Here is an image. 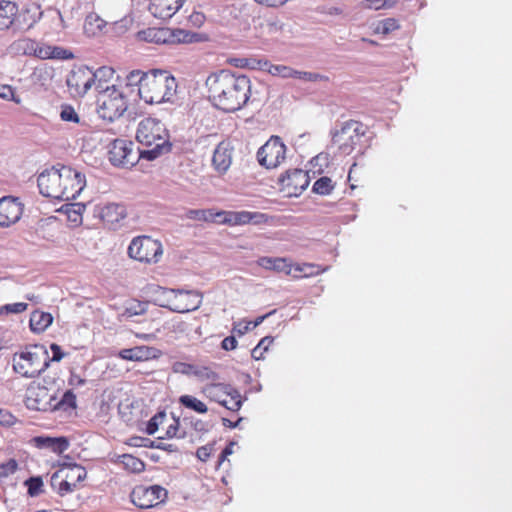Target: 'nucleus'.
Returning a JSON list of instances; mask_svg holds the SVG:
<instances>
[{
    "mask_svg": "<svg viewBox=\"0 0 512 512\" xmlns=\"http://www.w3.org/2000/svg\"><path fill=\"white\" fill-rule=\"evenodd\" d=\"M140 75L137 81L138 95L146 104H161L171 102L177 91L175 77L166 71H151L141 73L130 71V79Z\"/></svg>",
    "mask_w": 512,
    "mask_h": 512,
    "instance_id": "2",
    "label": "nucleus"
},
{
    "mask_svg": "<svg viewBox=\"0 0 512 512\" xmlns=\"http://www.w3.org/2000/svg\"><path fill=\"white\" fill-rule=\"evenodd\" d=\"M33 442L37 448L48 449L57 454H62L70 445L68 438L64 436H37L33 438Z\"/></svg>",
    "mask_w": 512,
    "mask_h": 512,
    "instance_id": "24",
    "label": "nucleus"
},
{
    "mask_svg": "<svg viewBox=\"0 0 512 512\" xmlns=\"http://www.w3.org/2000/svg\"><path fill=\"white\" fill-rule=\"evenodd\" d=\"M196 366L197 365H195V364H190V363L179 361V362H175L172 365V370H173V372L178 373V374L194 376V371L196 369Z\"/></svg>",
    "mask_w": 512,
    "mask_h": 512,
    "instance_id": "46",
    "label": "nucleus"
},
{
    "mask_svg": "<svg viewBox=\"0 0 512 512\" xmlns=\"http://www.w3.org/2000/svg\"><path fill=\"white\" fill-rule=\"evenodd\" d=\"M25 484L28 488V494L33 497L40 494L43 481L40 477H30Z\"/></svg>",
    "mask_w": 512,
    "mask_h": 512,
    "instance_id": "47",
    "label": "nucleus"
},
{
    "mask_svg": "<svg viewBox=\"0 0 512 512\" xmlns=\"http://www.w3.org/2000/svg\"><path fill=\"white\" fill-rule=\"evenodd\" d=\"M258 266L275 272H283L286 275L292 273V269L296 272H303V268L300 265H293L288 258L285 257H269L263 256L257 260Z\"/></svg>",
    "mask_w": 512,
    "mask_h": 512,
    "instance_id": "21",
    "label": "nucleus"
},
{
    "mask_svg": "<svg viewBox=\"0 0 512 512\" xmlns=\"http://www.w3.org/2000/svg\"><path fill=\"white\" fill-rule=\"evenodd\" d=\"M178 403L183 408L197 414H206L209 411V408L204 401L190 394L181 395L178 399Z\"/></svg>",
    "mask_w": 512,
    "mask_h": 512,
    "instance_id": "27",
    "label": "nucleus"
},
{
    "mask_svg": "<svg viewBox=\"0 0 512 512\" xmlns=\"http://www.w3.org/2000/svg\"><path fill=\"white\" fill-rule=\"evenodd\" d=\"M185 0H150L149 11L162 20L170 19L183 6Z\"/></svg>",
    "mask_w": 512,
    "mask_h": 512,
    "instance_id": "20",
    "label": "nucleus"
},
{
    "mask_svg": "<svg viewBox=\"0 0 512 512\" xmlns=\"http://www.w3.org/2000/svg\"><path fill=\"white\" fill-rule=\"evenodd\" d=\"M18 464L14 459H10L5 463L0 464V481L7 478L17 470Z\"/></svg>",
    "mask_w": 512,
    "mask_h": 512,
    "instance_id": "48",
    "label": "nucleus"
},
{
    "mask_svg": "<svg viewBox=\"0 0 512 512\" xmlns=\"http://www.w3.org/2000/svg\"><path fill=\"white\" fill-rule=\"evenodd\" d=\"M262 68L267 70L273 76L282 78H293L294 69L285 65H274L264 61Z\"/></svg>",
    "mask_w": 512,
    "mask_h": 512,
    "instance_id": "34",
    "label": "nucleus"
},
{
    "mask_svg": "<svg viewBox=\"0 0 512 512\" xmlns=\"http://www.w3.org/2000/svg\"><path fill=\"white\" fill-rule=\"evenodd\" d=\"M194 377L200 381H218L219 375L209 366L197 365L194 371Z\"/></svg>",
    "mask_w": 512,
    "mask_h": 512,
    "instance_id": "35",
    "label": "nucleus"
},
{
    "mask_svg": "<svg viewBox=\"0 0 512 512\" xmlns=\"http://www.w3.org/2000/svg\"><path fill=\"white\" fill-rule=\"evenodd\" d=\"M214 452V444H206L201 446L196 451V456L199 460L205 462Z\"/></svg>",
    "mask_w": 512,
    "mask_h": 512,
    "instance_id": "53",
    "label": "nucleus"
},
{
    "mask_svg": "<svg viewBox=\"0 0 512 512\" xmlns=\"http://www.w3.org/2000/svg\"><path fill=\"white\" fill-rule=\"evenodd\" d=\"M12 361L14 371L26 378L38 377L50 365L48 351L43 345H33L15 353Z\"/></svg>",
    "mask_w": 512,
    "mask_h": 512,
    "instance_id": "4",
    "label": "nucleus"
},
{
    "mask_svg": "<svg viewBox=\"0 0 512 512\" xmlns=\"http://www.w3.org/2000/svg\"><path fill=\"white\" fill-rule=\"evenodd\" d=\"M212 209V219H211V223H216V224H220V225H227V222H226V219H228V214H229V211H225V210H216V209Z\"/></svg>",
    "mask_w": 512,
    "mask_h": 512,
    "instance_id": "54",
    "label": "nucleus"
},
{
    "mask_svg": "<svg viewBox=\"0 0 512 512\" xmlns=\"http://www.w3.org/2000/svg\"><path fill=\"white\" fill-rule=\"evenodd\" d=\"M85 210V205L81 203L71 204L70 207H67L66 214L68 219L73 223H81L82 221V213Z\"/></svg>",
    "mask_w": 512,
    "mask_h": 512,
    "instance_id": "41",
    "label": "nucleus"
},
{
    "mask_svg": "<svg viewBox=\"0 0 512 512\" xmlns=\"http://www.w3.org/2000/svg\"><path fill=\"white\" fill-rule=\"evenodd\" d=\"M23 205L19 198L4 196L0 199V227H9L21 218Z\"/></svg>",
    "mask_w": 512,
    "mask_h": 512,
    "instance_id": "18",
    "label": "nucleus"
},
{
    "mask_svg": "<svg viewBox=\"0 0 512 512\" xmlns=\"http://www.w3.org/2000/svg\"><path fill=\"white\" fill-rule=\"evenodd\" d=\"M0 97L5 100H12L16 103H19L20 100L15 98L14 90L11 86H2L0 88Z\"/></svg>",
    "mask_w": 512,
    "mask_h": 512,
    "instance_id": "60",
    "label": "nucleus"
},
{
    "mask_svg": "<svg viewBox=\"0 0 512 512\" xmlns=\"http://www.w3.org/2000/svg\"><path fill=\"white\" fill-rule=\"evenodd\" d=\"M55 395L51 394L49 389L39 383L32 382L25 394V405L30 410L50 411L52 401Z\"/></svg>",
    "mask_w": 512,
    "mask_h": 512,
    "instance_id": "16",
    "label": "nucleus"
},
{
    "mask_svg": "<svg viewBox=\"0 0 512 512\" xmlns=\"http://www.w3.org/2000/svg\"><path fill=\"white\" fill-rule=\"evenodd\" d=\"M76 408V396L71 390H67L63 393L60 399H57L55 396V400L52 401L50 411H70Z\"/></svg>",
    "mask_w": 512,
    "mask_h": 512,
    "instance_id": "29",
    "label": "nucleus"
},
{
    "mask_svg": "<svg viewBox=\"0 0 512 512\" xmlns=\"http://www.w3.org/2000/svg\"><path fill=\"white\" fill-rule=\"evenodd\" d=\"M167 491L159 485H139L133 488L130 499L134 505L141 509H148L164 502Z\"/></svg>",
    "mask_w": 512,
    "mask_h": 512,
    "instance_id": "13",
    "label": "nucleus"
},
{
    "mask_svg": "<svg viewBox=\"0 0 512 512\" xmlns=\"http://www.w3.org/2000/svg\"><path fill=\"white\" fill-rule=\"evenodd\" d=\"M61 468H64V477L75 484L83 481L87 476L85 468L78 464L63 463Z\"/></svg>",
    "mask_w": 512,
    "mask_h": 512,
    "instance_id": "32",
    "label": "nucleus"
},
{
    "mask_svg": "<svg viewBox=\"0 0 512 512\" xmlns=\"http://www.w3.org/2000/svg\"><path fill=\"white\" fill-rule=\"evenodd\" d=\"M163 253L158 240L149 236H139L130 243V258L144 263H156Z\"/></svg>",
    "mask_w": 512,
    "mask_h": 512,
    "instance_id": "11",
    "label": "nucleus"
},
{
    "mask_svg": "<svg viewBox=\"0 0 512 512\" xmlns=\"http://www.w3.org/2000/svg\"><path fill=\"white\" fill-rule=\"evenodd\" d=\"M113 73V69L106 66L100 67L96 71L92 70V75L95 76V83L93 85H95L98 92L102 93L112 90V86H106L105 83L112 77Z\"/></svg>",
    "mask_w": 512,
    "mask_h": 512,
    "instance_id": "30",
    "label": "nucleus"
},
{
    "mask_svg": "<svg viewBox=\"0 0 512 512\" xmlns=\"http://www.w3.org/2000/svg\"><path fill=\"white\" fill-rule=\"evenodd\" d=\"M35 57L39 59H51V46L50 45H39L36 41L33 47V53Z\"/></svg>",
    "mask_w": 512,
    "mask_h": 512,
    "instance_id": "49",
    "label": "nucleus"
},
{
    "mask_svg": "<svg viewBox=\"0 0 512 512\" xmlns=\"http://www.w3.org/2000/svg\"><path fill=\"white\" fill-rule=\"evenodd\" d=\"M95 83L92 69L86 65L74 67L66 79V84L73 97H83Z\"/></svg>",
    "mask_w": 512,
    "mask_h": 512,
    "instance_id": "14",
    "label": "nucleus"
},
{
    "mask_svg": "<svg viewBox=\"0 0 512 512\" xmlns=\"http://www.w3.org/2000/svg\"><path fill=\"white\" fill-rule=\"evenodd\" d=\"M232 163V150L228 143L220 142L214 150L212 157V165L215 170L223 174L225 173Z\"/></svg>",
    "mask_w": 512,
    "mask_h": 512,
    "instance_id": "22",
    "label": "nucleus"
},
{
    "mask_svg": "<svg viewBox=\"0 0 512 512\" xmlns=\"http://www.w3.org/2000/svg\"><path fill=\"white\" fill-rule=\"evenodd\" d=\"M248 224L261 226L268 225L274 226L279 223V218L276 216H272L266 213L258 212V211H248Z\"/></svg>",
    "mask_w": 512,
    "mask_h": 512,
    "instance_id": "33",
    "label": "nucleus"
},
{
    "mask_svg": "<svg viewBox=\"0 0 512 512\" xmlns=\"http://www.w3.org/2000/svg\"><path fill=\"white\" fill-rule=\"evenodd\" d=\"M293 78L301 79L306 82H317V81H327L328 80V77L321 75L319 73L298 71L295 69H294Z\"/></svg>",
    "mask_w": 512,
    "mask_h": 512,
    "instance_id": "43",
    "label": "nucleus"
},
{
    "mask_svg": "<svg viewBox=\"0 0 512 512\" xmlns=\"http://www.w3.org/2000/svg\"><path fill=\"white\" fill-rule=\"evenodd\" d=\"M287 147L279 136H271L257 152V159L266 169H274L283 164L287 157Z\"/></svg>",
    "mask_w": 512,
    "mask_h": 512,
    "instance_id": "10",
    "label": "nucleus"
},
{
    "mask_svg": "<svg viewBox=\"0 0 512 512\" xmlns=\"http://www.w3.org/2000/svg\"><path fill=\"white\" fill-rule=\"evenodd\" d=\"M160 355L161 351L155 347L146 345L130 347V361H148Z\"/></svg>",
    "mask_w": 512,
    "mask_h": 512,
    "instance_id": "26",
    "label": "nucleus"
},
{
    "mask_svg": "<svg viewBox=\"0 0 512 512\" xmlns=\"http://www.w3.org/2000/svg\"><path fill=\"white\" fill-rule=\"evenodd\" d=\"M85 186V176L71 167L62 166V196L61 201L75 199Z\"/></svg>",
    "mask_w": 512,
    "mask_h": 512,
    "instance_id": "17",
    "label": "nucleus"
},
{
    "mask_svg": "<svg viewBox=\"0 0 512 512\" xmlns=\"http://www.w3.org/2000/svg\"><path fill=\"white\" fill-rule=\"evenodd\" d=\"M145 470V463L134 457L133 455H130V472L133 473H140Z\"/></svg>",
    "mask_w": 512,
    "mask_h": 512,
    "instance_id": "59",
    "label": "nucleus"
},
{
    "mask_svg": "<svg viewBox=\"0 0 512 512\" xmlns=\"http://www.w3.org/2000/svg\"><path fill=\"white\" fill-rule=\"evenodd\" d=\"M365 135L364 125L356 120H348L332 135V144L342 155H350L361 143Z\"/></svg>",
    "mask_w": 512,
    "mask_h": 512,
    "instance_id": "9",
    "label": "nucleus"
},
{
    "mask_svg": "<svg viewBox=\"0 0 512 512\" xmlns=\"http://www.w3.org/2000/svg\"><path fill=\"white\" fill-rule=\"evenodd\" d=\"M179 428H180L179 419L173 418L171 420V423L167 426L164 436H161L159 438L163 439V438H174V437H177Z\"/></svg>",
    "mask_w": 512,
    "mask_h": 512,
    "instance_id": "52",
    "label": "nucleus"
},
{
    "mask_svg": "<svg viewBox=\"0 0 512 512\" xmlns=\"http://www.w3.org/2000/svg\"><path fill=\"white\" fill-rule=\"evenodd\" d=\"M185 217L197 222L211 223L212 209H190L186 211Z\"/></svg>",
    "mask_w": 512,
    "mask_h": 512,
    "instance_id": "36",
    "label": "nucleus"
},
{
    "mask_svg": "<svg viewBox=\"0 0 512 512\" xmlns=\"http://www.w3.org/2000/svg\"><path fill=\"white\" fill-rule=\"evenodd\" d=\"M40 193L49 198L61 200L62 196V167H52L43 171L37 179Z\"/></svg>",
    "mask_w": 512,
    "mask_h": 512,
    "instance_id": "15",
    "label": "nucleus"
},
{
    "mask_svg": "<svg viewBox=\"0 0 512 512\" xmlns=\"http://www.w3.org/2000/svg\"><path fill=\"white\" fill-rule=\"evenodd\" d=\"M51 59H71L73 58L72 52L57 46H51Z\"/></svg>",
    "mask_w": 512,
    "mask_h": 512,
    "instance_id": "51",
    "label": "nucleus"
},
{
    "mask_svg": "<svg viewBox=\"0 0 512 512\" xmlns=\"http://www.w3.org/2000/svg\"><path fill=\"white\" fill-rule=\"evenodd\" d=\"M397 29H399L398 21L394 18H386L377 24L375 32L387 35Z\"/></svg>",
    "mask_w": 512,
    "mask_h": 512,
    "instance_id": "39",
    "label": "nucleus"
},
{
    "mask_svg": "<svg viewBox=\"0 0 512 512\" xmlns=\"http://www.w3.org/2000/svg\"><path fill=\"white\" fill-rule=\"evenodd\" d=\"M30 9L19 10L18 5L9 0H0V31H10L13 34L23 32L38 21L39 17L31 16Z\"/></svg>",
    "mask_w": 512,
    "mask_h": 512,
    "instance_id": "6",
    "label": "nucleus"
},
{
    "mask_svg": "<svg viewBox=\"0 0 512 512\" xmlns=\"http://www.w3.org/2000/svg\"><path fill=\"white\" fill-rule=\"evenodd\" d=\"M107 93L103 100H98L100 104L97 113L100 118L113 122L124 114L128 109V104L124 93L118 91L114 85H112V90Z\"/></svg>",
    "mask_w": 512,
    "mask_h": 512,
    "instance_id": "12",
    "label": "nucleus"
},
{
    "mask_svg": "<svg viewBox=\"0 0 512 512\" xmlns=\"http://www.w3.org/2000/svg\"><path fill=\"white\" fill-rule=\"evenodd\" d=\"M222 349L226 351L234 350L237 347V340L234 336H227L221 342Z\"/></svg>",
    "mask_w": 512,
    "mask_h": 512,
    "instance_id": "63",
    "label": "nucleus"
},
{
    "mask_svg": "<svg viewBox=\"0 0 512 512\" xmlns=\"http://www.w3.org/2000/svg\"><path fill=\"white\" fill-rule=\"evenodd\" d=\"M334 189L331 178L324 176L317 179L313 184V191L320 195H328Z\"/></svg>",
    "mask_w": 512,
    "mask_h": 512,
    "instance_id": "37",
    "label": "nucleus"
},
{
    "mask_svg": "<svg viewBox=\"0 0 512 512\" xmlns=\"http://www.w3.org/2000/svg\"><path fill=\"white\" fill-rule=\"evenodd\" d=\"M74 489L75 483L70 482L66 477H64V479L59 482L57 493L64 496L67 493L72 492Z\"/></svg>",
    "mask_w": 512,
    "mask_h": 512,
    "instance_id": "56",
    "label": "nucleus"
},
{
    "mask_svg": "<svg viewBox=\"0 0 512 512\" xmlns=\"http://www.w3.org/2000/svg\"><path fill=\"white\" fill-rule=\"evenodd\" d=\"M147 308V301H139L137 299L130 300V316L141 315L146 312Z\"/></svg>",
    "mask_w": 512,
    "mask_h": 512,
    "instance_id": "50",
    "label": "nucleus"
},
{
    "mask_svg": "<svg viewBox=\"0 0 512 512\" xmlns=\"http://www.w3.org/2000/svg\"><path fill=\"white\" fill-rule=\"evenodd\" d=\"M53 322V316L50 313L34 311L30 317V328L33 332L40 333L48 328Z\"/></svg>",
    "mask_w": 512,
    "mask_h": 512,
    "instance_id": "28",
    "label": "nucleus"
},
{
    "mask_svg": "<svg viewBox=\"0 0 512 512\" xmlns=\"http://www.w3.org/2000/svg\"><path fill=\"white\" fill-rule=\"evenodd\" d=\"M167 419V415L165 412L156 413L147 423L146 432L149 435H153L159 428L160 425L164 423Z\"/></svg>",
    "mask_w": 512,
    "mask_h": 512,
    "instance_id": "42",
    "label": "nucleus"
},
{
    "mask_svg": "<svg viewBox=\"0 0 512 512\" xmlns=\"http://www.w3.org/2000/svg\"><path fill=\"white\" fill-rule=\"evenodd\" d=\"M128 157V143L124 139L113 140L108 149V160L114 167H124Z\"/></svg>",
    "mask_w": 512,
    "mask_h": 512,
    "instance_id": "23",
    "label": "nucleus"
},
{
    "mask_svg": "<svg viewBox=\"0 0 512 512\" xmlns=\"http://www.w3.org/2000/svg\"><path fill=\"white\" fill-rule=\"evenodd\" d=\"M136 140L147 149L139 151V159L155 160L171 150L170 135L165 124L153 117L141 120L136 130Z\"/></svg>",
    "mask_w": 512,
    "mask_h": 512,
    "instance_id": "3",
    "label": "nucleus"
},
{
    "mask_svg": "<svg viewBox=\"0 0 512 512\" xmlns=\"http://www.w3.org/2000/svg\"><path fill=\"white\" fill-rule=\"evenodd\" d=\"M64 479V468H60L58 471L54 472L50 479L51 487L57 492L59 482Z\"/></svg>",
    "mask_w": 512,
    "mask_h": 512,
    "instance_id": "61",
    "label": "nucleus"
},
{
    "mask_svg": "<svg viewBox=\"0 0 512 512\" xmlns=\"http://www.w3.org/2000/svg\"><path fill=\"white\" fill-rule=\"evenodd\" d=\"M155 302L164 308L177 313H187L199 308L202 296L192 290H175L158 287L155 291Z\"/></svg>",
    "mask_w": 512,
    "mask_h": 512,
    "instance_id": "5",
    "label": "nucleus"
},
{
    "mask_svg": "<svg viewBox=\"0 0 512 512\" xmlns=\"http://www.w3.org/2000/svg\"><path fill=\"white\" fill-rule=\"evenodd\" d=\"M205 86L208 99L219 110L227 113L240 110L249 100L251 82L245 75L222 69L211 73Z\"/></svg>",
    "mask_w": 512,
    "mask_h": 512,
    "instance_id": "1",
    "label": "nucleus"
},
{
    "mask_svg": "<svg viewBox=\"0 0 512 512\" xmlns=\"http://www.w3.org/2000/svg\"><path fill=\"white\" fill-rule=\"evenodd\" d=\"M60 118L65 122L79 123L80 118L76 113L75 109L71 105H62Z\"/></svg>",
    "mask_w": 512,
    "mask_h": 512,
    "instance_id": "44",
    "label": "nucleus"
},
{
    "mask_svg": "<svg viewBox=\"0 0 512 512\" xmlns=\"http://www.w3.org/2000/svg\"><path fill=\"white\" fill-rule=\"evenodd\" d=\"M28 307L27 303L17 302L12 304H5L0 307V314H20Z\"/></svg>",
    "mask_w": 512,
    "mask_h": 512,
    "instance_id": "45",
    "label": "nucleus"
},
{
    "mask_svg": "<svg viewBox=\"0 0 512 512\" xmlns=\"http://www.w3.org/2000/svg\"><path fill=\"white\" fill-rule=\"evenodd\" d=\"M228 219H226L228 226H243L248 225V211H229L227 215Z\"/></svg>",
    "mask_w": 512,
    "mask_h": 512,
    "instance_id": "38",
    "label": "nucleus"
},
{
    "mask_svg": "<svg viewBox=\"0 0 512 512\" xmlns=\"http://www.w3.org/2000/svg\"><path fill=\"white\" fill-rule=\"evenodd\" d=\"M273 337H264L260 340L258 345L252 350L251 355L255 360L263 359L264 353L268 350V347L273 343Z\"/></svg>",
    "mask_w": 512,
    "mask_h": 512,
    "instance_id": "40",
    "label": "nucleus"
},
{
    "mask_svg": "<svg viewBox=\"0 0 512 512\" xmlns=\"http://www.w3.org/2000/svg\"><path fill=\"white\" fill-rule=\"evenodd\" d=\"M200 392L209 401L218 403L227 410L237 412L241 409V395L230 384L215 381L202 386Z\"/></svg>",
    "mask_w": 512,
    "mask_h": 512,
    "instance_id": "8",
    "label": "nucleus"
},
{
    "mask_svg": "<svg viewBox=\"0 0 512 512\" xmlns=\"http://www.w3.org/2000/svg\"><path fill=\"white\" fill-rule=\"evenodd\" d=\"M135 38L139 42L154 44H181L199 41L197 33L184 29H170L167 27H150L139 31Z\"/></svg>",
    "mask_w": 512,
    "mask_h": 512,
    "instance_id": "7",
    "label": "nucleus"
},
{
    "mask_svg": "<svg viewBox=\"0 0 512 512\" xmlns=\"http://www.w3.org/2000/svg\"><path fill=\"white\" fill-rule=\"evenodd\" d=\"M279 180L289 195H298L309 185L308 174L302 169L288 170L281 175Z\"/></svg>",
    "mask_w": 512,
    "mask_h": 512,
    "instance_id": "19",
    "label": "nucleus"
},
{
    "mask_svg": "<svg viewBox=\"0 0 512 512\" xmlns=\"http://www.w3.org/2000/svg\"><path fill=\"white\" fill-rule=\"evenodd\" d=\"M257 4L266 7H279L286 4L289 0H254Z\"/></svg>",
    "mask_w": 512,
    "mask_h": 512,
    "instance_id": "64",
    "label": "nucleus"
},
{
    "mask_svg": "<svg viewBox=\"0 0 512 512\" xmlns=\"http://www.w3.org/2000/svg\"><path fill=\"white\" fill-rule=\"evenodd\" d=\"M387 0H363L361 2V7L363 9H370V10H379L381 8L386 7Z\"/></svg>",
    "mask_w": 512,
    "mask_h": 512,
    "instance_id": "55",
    "label": "nucleus"
},
{
    "mask_svg": "<svg viewBox=\"0 0 512 512\" xmlns=\"http://www.w3.org/2000/svg\"><path fill=\"white\" fill-rule=\"evenodd\" d=\"M35 41L29 38H21L13 41L8 52L14 55H32Z\"/></svg>",
    "mask_w": 512,
    "mask_h": 512,
    "instance_id": "31",
    "label": "nucleus"
},
{
    "mask_svg": "<svg viewBox=\"0 0 512 512\" xmlns=\"http://www.w3.org/2000/svg\"><path fill=\"white\" fill-rule=\"evenodd\" d=\"M127 211L123 204L109 203L102 208V220L111 228L116 229L119 222L124 220Z\"/></svg>",
    "mask_w": 512,
    "mask_h": 512,
    "instance_id": "25",
    "label": "nucleus"
},
{
    "mask_svg": "<svg viewBox=\"0 0 512 512\" xmlns=\"http://www.w3.org/2000/svg\"><path fill=\"white\" fill-rule=\"evenodd\" d=\"M130 446L136 447H154V441L149 438L130 437Z\"/></svg>",
    "mask_w": 512,
    "mask_h": 512,
    "instance_id": "58",
    "label": "nucleus"
},
{
    "mask_svg": "<svg viewBox=\"0 0 512 512\" xmlns=\"http://www.w3.org/2000/svg\"><path fill=\"white\" fill-rule=\"evenodd\" d=\"M50 349H51L52 354H53L52 358H49L50 362L51 361L59 362L65 356V354L63 353L61 347L58 344H56V343H52L51 346H50Z\"/></svg>",
    "mask_w": 512,
    "mask_h": 512,
    "instance_id": "62",
    "label": "nucleus"
},
{
    "mask_svg": "<svg viewBox=\"0 0 512 512\" xmlns=\"http://www.w3.org/2000/svg\"><path fill=\"white\" fill-rule=\"evenodd\" d=\"M233 448H234V443L233 442H230L224 449L223 451L221 452L219 458H218V461H217V465H216V468L219 469L223 464L224 462L227 460L228 456L232 455L233 454Z\"/></svg>",
    "mask_w": 512,
    "mask_h": 512,
    "instance_id": "57",
    "label": "nucleus"
}]
</instances>
